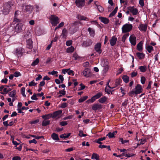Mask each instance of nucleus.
<instances>
[{
	"label": "nucleus",
	"instance_id": "8",
	"mask_svg": "<svg viewBox=\"0 0 160 160\" xmlns=\"http://www.w3.org/2000/svg\"><path fill=\"white\" fill-rule=\"evenodd\" d=\"M75 3L78 7L82 8L85 5V0H76Z\"/></svg>",
	"mask_w": 160,
	"mask_h": 160
},
{
	"label": "nucleus",
	"instance_id": "61",
	"mask_svg": "<svg viewBox=\"0 0 160 160\" xmlns=\"http://www.w3.org/2000/svg\"><path fill=\"white\" fill-rule=\"evenodd\" d=\"M73 57L74 59L77 60L79 58V56L76 53H74L73 54Z\"/></svg>",
	"mask_w": 160,
	"mask_h": 160
},
{
	"label": "nucleus",
	"instance_id": "30",
	"mask_svg": "<svg viewBox=\"0 0 160 160\" xmlns=\"http://www.w3.org/2000/svg\"><path fill=\"white\" fill-rule=\"evenodd\" d=\"M139 69L141 72H144L146 71L147 68L146 66H141L139 67Z\"/></svg>",
	"mask_w": 160,
	"mask_h": 160
},
{
	"label": "nucleus",
	"instance_id": "55",
	"mask_svg": "<svg viewBox=\"0 0 160 160\" xmlns=\"http://www.w3.org/2000/svg\"><path fill=\"white\" fill-rule=\"evenodd\" d=\"M72 42L71 40H68L67 41L66 43V45L68 46H70L72 44Z\"/></svg>",
	"mask_w": 160,
	"mask_h": 160
},
{
	"label": "nucleus",
	"instance_id": "62",
	"mask_svg": "<svg viewBox=\"0 0 160 160\" xmlns=\"http://www.w3.org/2000/svg\"><path fill=\"white\" fill-rule=\"evenodd\" d=\"M58 73V72L57 71H52V72H48V73L49 74H52V75H54L55 74H57Z\"/></svg>",
	"mask_w": 160,
	"mask_h": 160
},
{
	"label": "nucleus",
	"instance_id": "18",
	"mask_svg": "<svg viewBox=\"0 0 160 160\" xmlns=\"http://www.w3.org/2000/svg\"><path fill=\"white\" fill-rule=\"evenodd\" d=\"M92 43V41L90 39H88L83 42L82 45L83 47H87L91 45Z\"/></svg>",
	"mask_w": 160,
	"mask_h": 160
},
{
	"label": "nucleus",
	"instance_id": "34",
	"mask_svg": "<svg viewBox=\"0 0 160 160\" xmlns=\"http://www.w3.org/2000/svg\"><path fill=\"white\" fill-rule=\"evenodd\" d=\"M118 9V7H116L115 8V9H114V10L112 12V13H111L110 14V15H109V17H112L114 16L115 14L117 12Z\"/></svg>",
	"mask_w": 160,
	"mask_h": 160
},
{
	"label": "nucleus",
	"instance_id": "32",
	"mask_svg": "<svg viewBox=\"0 0 160 160\" xmlns=\"http://www.w3.org/2000/svg\"><path fill=\"white\" fill-rule=\"evenodd\" d=\"M74 50V48L71 46L68 48L66 49V51L68 53H72L73 52Z\"/></svg>",
	"mask_w": 160,
	"mask_h": 160
},
{
	"label": "nucleus",
	"instance_id": "1",
	"mask_svg": "<svg viewBox=\"0 0 160 160\" xmlns=\"http://www.w3.org/2000/svg\"><path fill=\"white\" fill-rule=\"evenodd\" d=\"M143 89L142 86L139 84H137L134 89L132 90L129 92V95L132 96L134 94H138L141 93L143 91Z\"/></svg>",
	"mask_w": 160,
	"mask_h": 160
},
{
	"label": "nucleus",
	"instance_id": "49",
	"mask_svg": "<svg viewBox=\"0 0 160 160\" xmlns=\"http://www.w3.org/2000/svg\"><path fill=\"white\" fill-rule=\"evenodd\" d=\"M111 89V88H109L108 89V88H107L106 87L105 88V92H107L108 94H110V93L112 94V92L110 89Z\"/></svg>",
	"mask_w": 160,
	"mask_h": 160
},
{
	"label": "nucleus",
	"instance_id": "57",
	"mask_svg": "<svg viewBox=\"0 0 160 160\" xmlns=\"http://www.w3.org/2000/svg\"><path fill=\"white\" fill-rule=\"evenodd\" d=\"M60 124L62 126H65L68 124V123L66 121H62L60 122Z\"/></svg>",
	"mask_w": 160,
	"mask_h": 160
},
{
	"label": "nucleus",
	"instance_id": "17",
	"mask_svg": "<svg viewBox=\"0 0 160 160\" xmlns=\"http://www.w3.org/2000/svg\"><path fill=\"white\" fill-rule=\"evenodd\" d=\"M62 110H59L56 111L52 113V118H55L59 116L62 113Z\"/></svg>",
	"mask_w": 160,
	"mask_h": 160
},
{
	"label": "nucleus",
	"instance_id": "52",
	"mask_svg": "<svg viewBox=\"0 0 160 160\" xmlns=\"http://www.w3.org/2000/svg\"><path fill=\"white\" fill-rule=\"evenodd\" d=\"M13 74L14 76L16 77L21 76L20 72H15Z\"/></svg>",
	"mask_w": 160,
	"mask_h": 160
},
{
	"label": "nucleus",
	"instance_id": "64",
	"mask_svg": "<svg viewBox=\"0 0 160 160\" xmlns=\"http://www.w3.org/2000/svg\"><path fill=\"white\" fill-rule=\"evenodd\" d=\"M12 160H21V158L19 156H15L12 158Z\"/></svg>",
	"mask_w": 160,
	"mask_h": 160
},
{
	"label": "nucleus",
	"instance_id": "41",
	"mask_svg": "<svg viewBox=\"0 0 160 160\" xmlns=\"http://www.w3.org/2000/svg\"><path fill=\"white\" fill-rule=\"evenodd\" d=\"M97 7V8L98 10V11L100 12H103L104 10V9L100 5H97L95 3Z\"/></svg>",
	"mask_w": 160,
	"mask_h": 160
},
{
	"label": "nucleus",
	"instance_id": "10",
	"mask_svg": "<svg viewBox=\"0 0 160 160\" xmlns=\"http://www.w3.org/2000/svg\"><path fill=\"white\" fill-rule=\"evenodd\" d=\"M22 10L24 12H30L32 10V7L30 5H27L22 6Z\"/></svg>",
	"mask_w": 160,
	"mask_h": 160
},
{
	"label": "nucleus",
	"instance_id": "23",
	"mask_svg": "<svg viewBox=\"0 0 160 160\" xmlns=\"http://www.w3.org/2000/svg\"><path fill=\"white\" fill-rule=\"evenodd\" d=\"M99 19L102 22L105 24L108 23L109 22V20L106 18H103L102 17H100Z\"/></svg>",
	"mask_w": 160,
	"mask_h": 160
},
{
	"label": "nucleus",
	"instance_id": "36",
	"mask_svg": "<svg viewBox=\"0 0 160 160\" xmlns=\"http://www.w3.org/2000/svg\"><path fill=\"white\" fill-rule=\"evenodd\" d=\"M92 159H95L96 160H98L99 159V155L96 153H93L92 156Z\"/></svg>",
	"mask_w": 160,
	"mask_h": 160
},
{
	"label": "nucleus",
	"instance_id": "21",
	"mask_svg": "<svg viewBox=\"0 0 160 160\" xmlns=\"http://www.w3.org/2000/svg\"><path fill=\"white\" fill-rule=\"evenodd\" d=\"M77 18L78 20L80 21L84 20L88 21L89 20L86 17L80 15H78Z\"/></svg>",
	"mask_w": 160,
	"mask_h": 160
},
{
	"label": "nucleus",
	"instance_id": "43",
	"mask_svg": "<svg viewBox=\"0 0 160 160\" xmlns=\"http://www.w3.org/2000/svg\"><path fill=\"white\" fill-rule=\"evenodd\" d=\"M67 73L68 75L72 76H73L74 74V72L72 70H70V68L68 69Z\"/></svg>",
	"mask_w": 160,
	"mask_h": 160
},
{
	"label": "nucleus",
	"instance_id": "33",
	"mask_svg": "<svg viewBox=\"0 0 160 160\" xmlns=\"http://www.w3.org/2000/svg\"><path fill=\"white\" fill-rule=\"evenodd\" d=\"M50 123V121L48 120H46L45 119L42 122V126H46L49 124Z\"/></svg>",
	"mask_w": 160,
	"mask_h": 160
},
{
	"label": "nucleus",
	"instance_id": "24",
	"mask_svg": "<svg viewBox=\"0 0 160 160\" xmlns=\"http://www.w3.org/2000/svg\"><path fill=\"white\" fill-rule=\"evenodd\" d=\"M109 62L108 60L106 59H104L102 60L101 65L102 66H108Z\"/></svg>",
	"mask_w": 160,
	"mask_h": 160
},
{
	"label": "nucleus",
	"instance_id": "9",
	"mask_svg": "<svg viewBox=\"0 0 160 160\" xmlns=\"http://www.w3.org/2000/svg\"><path fill=\"white\" fill-rule=\"evenodd\" d=\"M22 26L23 24L21 23H18L17 24L15 27V31L17 33L21 32L22 30Z\"/></svg>",
	"mask_w": 160,
	"mask_h": 160
},
{
	"label": "nucleus",
	"instance_id": "3",
	"mask_svg": "<svg viewBox=\"0 0 160 160\" xmlns=\"http://www.w3.org/2000/svg\"><path fill=\"white\" fill-rule=\"evenodd\" d=\"M49 19L51 24L53 26H56L59 22V18L54 15H51L49 17Z\"/></svg>",
	"mask_w": 160,
	"mask_h": 160
},
{
	"label": "nucleus",
	"instance_id": "11",
	"mask_svg": "<svg viewBox=\"0 0 160 160\" xmlns=\"http://www.w3.org/2000/svg\"><path fill=\"white\" fill-rule=\"evenodd\" d=\"M129 41L132 45L135 46L136 43V37L133 35L130 36L129 37Z\"/></svg>",
	"mask_w": 160,
	"mask_h": 160
},
{
	"label": "nucleus",
	"instance_id": "44",
	"mask_svg": "<svg viewBox=\"0 0 160 160\" xmlns=\"http://www.w3.org/2000/svg\"><path fill=\"white\" fill-rule=\"evenodd\" d=\"M37 84V83H35L34 80H33L29 83V86H35Z\"/></svg>",
	"mask_w": 160,
	"mask_h": 160
},
{
	"label": "nucleus",
	"instance_id": "40",
	"mask_svg": "<svg viewBox=\"0 0 160 160\" xmlns=\"http://www.w3.org/2000/svg\"><path fill=\"white\" fill-rule=\"evenodd\" d=\"M25 88L24 87H22V88L21 92L22 95V96L24 97H26V95L25 94Z\"/></svg>",
	"mask_w": 160,
	"mask_h": 160
},
{
	"label": "nucleus",
	"instance_id": "35",
	"mask_svg": "<svg viewBox=\"0 0 160 160\" xmlns=\"http://www.w3.org/2000/svg\"><path fill=\"white\" fill-rule=\"evenodd\" d=\"M67 33L68 32L67 30L64 28L62 30V36L63 37H65L67 36Z\"/></svg>",
	"mask_w": 160,
	"mask_h": 160
},
{
	"label": "nucleus",
	"instance_id": "25",
	"mask_svg": "<svg viewBox=\"0 0 160 160\" xmlns=\"http://www.w3.org/2000/svg\"><path fill=\"white\" fill-rule=\"evenodd\" d=\"M27 47L28 48H32V41L31 39H29L27 41Z\"/></svg>",
	"mask_w": 160,
	"mask_h": 160
},
{
	"label": "nucleus",
	"instance_id": "5",
	"mask_svg": "<svg viewBox=\"0 0 160 160\" xmlns=\"http://www.w3.org/2000/svg\"><path fill=\"white\" fill-rule=\"evenodd\" d=\"M132 26L131 24H126L124 25L122 28V32L126 33L130 32L132 29Z\"/></svg>",
	"mask_w": 160,
	"mask_h": 160
},
{
	"label": "nucleus",
	"instance_id": "47",
	"mask_svg": "<svg viewBox=\"0 0 160 160\" xmlns=\"http://www.w3.org/2000/svg\"><path fill=\"white\" fill-rule=\"evenodd\" d=\"M119 139L120 141L122 143V144H124L126 142H128L129 141L128 140H123V139L122 138H120Z\"/></svg>",
	"mask_w": 160,
	"mask_h": 160
},
{
	"label": "nucleus",
	"instance_id": "22",
	"mask_svg": "<svg viewBox=\"0 0 160 160\" xmlns=\"http://www.w3.org/2000/svg\"><path fill=\"white\" fill-rule=\"evenodd\" d=\"M102 95V92H98L95 95L93 96L91 98L90 100H95L100 98Z\"/></svg>",
	"mask_w": 160,
	"mask_h": 160
},
{
	"label": "nucleus",
	"instance_id": "59",
	"mask_svg": "<svg viewBox=\"0 0 160 160\" xmlns=\"http://www.w3.org/2000/svg\"><path fill=\"white\" fill-rule=\"evenodd\" d=\"M59 97H61L65 94V92L64 91L62 90L59 92Z\"/></svg>",
	"mask_w": 160,
	"mask_h": 160
},
{
	"label": "nucleus",
	"instance_id": "58",
	"mask_svg": "<svg viewBox=\"0 0 160 160\" xmlns=\"http://www.w3.org/2000/svg\"><path fill=\"white\" fill-rule=\"evenodd\" d=\"M39 119H37L34 121H31L30 122V123L31 124H34L37 123L39 122Z\"/></svg>",
	"mask_w": 160,
	"mask_h": 160
},
{
	"label": "nucleus",
	"instance_id": "7",
	"mask_svg": "<svg viewBox=\"0 0 160 160\" xmlns=\"http://www.w3.org/2000/svg\"><path fill=\"white\" fill-rule=\"evenodd\" d=\"M82 73L83 75L86 78H89L92 76L90 69L88 68H85Z\"/></svg>",
	"mask_w": 160,
	"mask_h": 160
},
{
	"label": "nucleus",
	"instance_id": "60",
	"mask_svg": "<svg viewBox=\"0 0 160 160\" xmlns=\"http://www.w3.org/2000/svg\"><path fill=\"white\" fill-rule=\"evenodd\" d=\"M80 87L79 88V90H82L84 89L85 88V86L83 85L82 83H81L80 84Z\"/></svg>",
	"mask_w": 160,
	"mask_h": 160
},
{
	"label": "nucleus",
	"instance_id": "15",
	"mask_svg": "<svg viewBox=\"0 0 160 160\" xmlns=\"http://www.w3.org/2000/svg\"><path fill=\"white\" fill-rule=\"evenodd\" d=\"M129 10L133 15H136L138 13V10L136 8H134L133 7H130L128 8Z\"/></svg>",
	"mask_w": 160,
	"mask_h": 160
},
{
	"label": "nucleus",
	"instance_id": "46",
	"mask_svg": "<svg viewBox=\"0 0 160 160\" xmlns=\"http://www.w3.org/2000/svg\"><path fill=\"white\" fill-rule=\"evenodd\" d=\"M146 81V78L142 76L141 77V82L142 84H143L145 83Z\"/></svg>",
	"mask_w": 160,
	"mask_h": 160
},
{
	"label": "nucleus",
	"instance_id": "2",
	"mask_svg": "<svg viewBox=\"0 0 160 160\" xmlns=\"http://www.w3.org/2000/svg\"><path fill=\"white\" fill-rule=\"evenodd\" d=\"M11 4L10 2L5 3L3 6L2 12L4 15L8 14L11 9Z\"/></svg>",
	"mask_w": 160,
	"mask_h": 160
},
{
	"label": "nucleus",
	"instance_id": "6",
	"mask_svg": "<svg viewBox=\"0 0 160 160\" xmlns=\"http://www.w3.org/2000/svg\"><path fill=\"white\" fill-rule=\"evenodd\" d=\"M23 52V49L21 47H20L16 48L13 52V53L18 57H21Z\"/></svg>",
	"mask_w": 160,
	"mask_h": 160
},
{
	"label": "nucleus",
	"instance_id": "29",
	"mask_svg": "<svg viewBox=\"0 0 160 160\" xmlns=\"http://www.w3.org/2000/svg\"><path fill=\"white\" fill-rule=\"evenodd\" d=\"M42 118L44 119H49L51 118H52V113H50L48 114H46L45 115H43L42 116Z\"/></svg>",
	"mask_w": 160,
	"mask_h": 160
},
{
	"label": "nucleus",
	"instance_id": "26",
	"mask_svg": "<svg viewBox=\"0 0 160 160\" xmlns=\"http://www.w3.org/2000/svg\"><path fill=\"white\" fill-rule=\"evenodd\" d=\"M143 43L142 41L140 42L137 45V49L139 51H142V46Z\"/></svg>",
	"mask_w": 160,
	"mask_h": 160
},
{
	"label": "nucleus",
	"instance_id": "39",
	"mask_svg": "<svg viewBox=\"0 0 160 160\" xmlns=\"http://www.w3.org/2000/svg\"><path fill=\"white\" fill-rule=\"evenodd\" d=\"M16 91L15 90H13L9 93V96L11 97H14L16 94Z\"/></svg>",
	"mask_w": 160,
	"mask_h": 160
},
{
	"label": "nucleus",
	"instance_id": "12",
	"mask_svg": "<svg viewBox=\"0 0 160 160\" xmlns=\"http://www.w3.org/2000/svg\"><path fill=\"white\" fill-rule=\"evenodd\" d=\"M14 85H10L9 86H6L4 87L3 89V92L2 93V94H7L8 92L11 91L12 89V88H10L9 87L14 86Z\"/></svg>",
	"mask_w": 160,
	"mask_h": 160
},
{
	"label": "nucleus",
	"instance_id": "31",
	"mask_svg": "<svg viewBox=\"0 0 160 160\" xmlns=\"http://www.w3.org/2000/svg\"><path fill=\"white\" fill-rule=\"evenodd\" d=\"M146 48L149 53H150L153 50V47L149 45H146Z\"/></svg>",
	"mask_w": 160,
	"mask_h": 160
},
{
	"label": "nucleus",
	"instance_id": "48",
	"mask_svg": "<svg viewBox=\"0 0 160 160\" xmlns=\"http://www.w3.org/2000/svg\"><path fill=\"white\" fill-rule=\"evenodd\" d=\"M114 135L113 132H109L107 135V136H108L109 138H112L114 137Z\"/></svg>",
	"mask_w": 160,
	"mask_h": 160
},
{
	"label": "nucleus",
	"instance_id": "56",
	"mask_svg": "<svg viewBox=\"0 0 160 160\" xmlns=\"http://www.w3.org/2000/svg\"><path fill=\"white\" fill-rule=\"evenodd\" d=\"M131 77L132 78H133L136 76L137 74L138 73L137 72H133L131 73Z\"/></svg>",
	"mask_w": 160,
	"mask_h": 160
},
{
	"label": "nucleus",
	"instance_id": "16",
	"mask_svg": "<svg viewBox=\"0 0 160 160\" xmlns=\"http://www.w3.org/2000/svg\"><path fill=\"white\" fill-rule=\"evenodd\" d=\"M88 31L89 32L90 36L93 38L95 34V30L92 28H89L88 29Z\"/></svg>",
	"mask_w": 160,
	"mask_h": 160
},
{
	"label": "nucleus",
	"instance_id": "20",
	"mask_svg": "<svg viewBox=\"0 0 160 160\" xmlns=\"http://www.w3.org/2000/svg\"><path fill=\"white\" fill-rule=\"evenodd\" d=\"M117 38L115 36H113L110 40V44L111 46H113L116 43Z\"/></svg>",
	"mask_w": 160,
	"mask_h": 160
},
{
	"label": "nucleus",
	"instance_id": "19",
	"mask_svg": "<svg viewBox=\"0 0 160 160\" xmlns=\"http://www.w3.org/2000/svg\"><path fill=\"white\" fill-rule=\"evenodd\" d=\"M102 108V106L101 104H94L92 107V109L93 110H96L100 109Z\"/></svg>",
	"mask_w": 160,
	"mask_h": 160
},
{
	"label": "nucleus",
	"instance_id": "50",
	"mask_svg": "<svg viewBox=\"0 0 160 160\" xmlns=\"http://www.w3.org/2000/svg\"><path fill=\"white\" fill-rule=\"evenodd\" d=\"M31 136L32 137L34 138L35 139H39L41 138H43V136H35L34 135H32Z\"/></svg>",
	"mask_w": 160,
	"mask_h": 160
},
{
	"label": "nucleus",
	"instance_id": "14",
	"mask_svg": "<svg viewBox=\"0 0 160 160\" xmlns=\"http://www.w3.org/2000/svg\"><path fill=\"white\" fill-rule=\"evenodd\" d=\"M147 25L146 24H140L138 28L139 30L142 31L143 32H145L147 31Z\"/></svg>",
	"mask_w": 160,
	"mask_h": 160
},
{
	"label": "nucleus",
	"instance_id": "45",
	"mask_svg": "<svg viewBox=\"0 0 160 160\" xmlns=\"http://www.w3.org/2000/svg\"><path fill=\"white\" fill-rule=\"evenodd\" d=\"M129 36V34H127L124 35L122 38V41L123 42H124L126 39Z\"/></svg>",
	"mask_w": 160,
	"mask_h": 160
},
{
	"label": "nucleus",
	"instance_id": "38",
	"mask_svg": "<svg viewBox=\"0 0 160 160\" xmlns=\"http://www.w3.org/2000/svg\"><path fill=\"white\" fill-rule=\"evenodd\" d=\"M39 59L37 58L34 61H33L31 64V65L32 66H35L38 64L39 62Z\"/></svg>",
	"mask_w": 160,
	"mask_h": 160
},
{
	"label": "nucleus",
	"instance_id": "37",
	"mask_svg": "<svg viewBox=\"0 0 160 160\" xmlns=\"http://www.w3.org/2000/svg\"><path fill=\"white\" fill-rule=\"evenodd\" d=\"M122 79L123 80V81L125 82V83H128L129 80V78L128 76H124L122 78Z\"/></svg>",
	"mask_w": 160,
	"mask_h": 160
},
{
	"label": "nucleus",
	"instance_id": "13",
	"mask_svg": "<svg viewBox=\"0 0 160 160\" xmlns=\"http://www.w3.org/2000/svg\"><path fill=\"white\" fill-rule=\"evenodd\" d=\"M101 43L100 42L97 43L94 47L95 50L98 52L99 54L101 53L102 51L101 49Z\"/></svg>",
	"mask_w": 160,
	"mask_h": 160
},
{
	"label": "nucleus",
	"instance_id": "54",
	"mask_svg": "<svg viewBox=\"0 0 160 160\" xmlns=\"http://www.w3.org/2000/svg\"><path fill=\"white\" fill-rule=\"evenodd\" d=\"M68 106V104L66 102H64L62 103L60 106V107L62 108H64L67 107Z\"/></svg>",
	"mask_w": 160,
	"mask_h": 160
},
{
	"label": "nucleus",
	"instance_id": "42",
	"mask_svg": "<svg viewBox=\"0 0 160 160\" xmlns=\"http://www.w3.org/2000/svg\"><path fill=\"white\" fill-rule=\"evenodd\" d=\"M104 68L103 69V73H106L108 70L109 69V66H103Z\"/></svg>",
	"mask_w": 160,
	"mask_h": 160
},
{
	"label": "nucleus",
	"instance_id": "53",
	"mask_svg": "<svg viewBox=\"0 0 160 160\" xmlns=\"http://www.w3.org/2000/svg\"><path fill=\"white\" fill-rule=\"evenodd\" d=\"M79 135L81 137H85L87 136L86 134H84L83 133V132L82 130H80L79 132Z\"/></svg>",
	"mask_w": 160,
	"mask_h": 160
},
{
	"label": "nucleus",
	"instance_id": "27",
	"mask_svg": "<svg viewBox=\"0 0 160 160\" xmlns=\"http://www.w3.org/2000/svg\"><path fill=\"white\" fill-rule=\"evenodd\" d=\"M52 139L54 140L58 141L59 140L58 134L55 133H53L51 135Z\"/></svg>",
	"mask_w": 160,
	"mask_h": 160
},
{
	"label": "nucleus",
	"instance_id": "28",
	"mask_svg": "<svg viewBox=\"0 0 160 160\" xmlns=\"http://www.w3.org/2000/svg\"><path fill=\"white\" fill-rule=\"evenodd\" d=\"M136 54L139 59H143L145 57V54L142 53L137 52Z\"/></svg>",
	"mask_w": 160,
	"mask_h": 160
},
{
	"label": "nucleus",
	"instance_id": "4",
	"mask_svg": "<svg viewBox=\"0 0 160 160\" xmlns=\"http://www.w3.org/2000/svg\"><path fill=\"white\" fill-rule=\"evenodd\" d=\"M79 23L75 22L72 23V26L69 28V31L71 34H73L75 32L78 28Z\"/></svg>",
	"mask_w": 160,
	"mask_h": 160
},
{
	"label": "nucleus",
	"instance_id": "63",
	"mask_svg": "<svg viewBox=\"0 0 160 160\" xmlns=\"http://www.w3.org/2000/svg\"><path fill=\"white\" fill-rule=\"evenodd\" d=\"M121 82V80L120 79H117V80H116V82H115L116 85H119V84H120V83Z\"/></svg>",
	"mask_w": 160,
	"mask_h": 160
},
{
	"label": "nucleus",
	"instance_id": "51",
	"mask_svg": "<svg viewBox=\"0 0 160 160\" xmlns=\"http://www.w3.org/2000/svg\"><path fill=\"white\" fill-rule=\"evenodd\" d=\"M31 99L34 100H36L39 99V98L37 97L36 94H34L31 97Z\"/></svg>",
	"mask_w": 160,
	"mask_h": 160
}]
</instances>
